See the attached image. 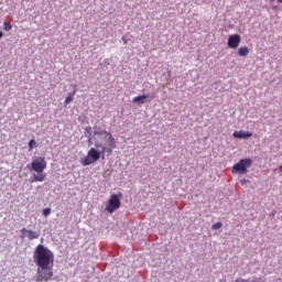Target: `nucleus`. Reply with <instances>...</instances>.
<instances>
[{
	"mask_svg": "<svg viewBox=\"0 0 282 282\" xmlns=\"http://www.w3.org/2000/svg\"><path fill=\"white\" fill-rule=\"evenodd\" d=\"M236 282H259L257 281V278L253 279H237Z\"/></svg>",
	"mask_w": 282,
	"mask_h": 282,
	"instance_id": "4468645a",
	"label": "nucleus"
},
{
	"mask_svg": "<svg viewBox=\"0 0 282 282\" xmlns=\"http://www.w3.org/2000/svg\"><path fill=\"white\" fill-rule=\"evenodd\" d=\"M232 135H234V138H237L238 140H242V139L246 140L248 138H252L251 132H246L243 130L235 131Z\"/></svg>",
	"mask_w": 282,
	"mask_h": 282,
	"instance_id": "6e6552de",
	"label": "nucleus"
},
{
	"mask_svg": "<svg viewBox=\"0 0 282 282\" xmlns=\"http://www.w3.org/2000/svg\"><path fill=\"white\" fill-rule=\"evenodd\" d=\"M240 43H241V35L236 33L228 36L227 45L230 50H237Z\"/></svg>",
	"mask_w": 282,
	"mask_h": 282,
	"instance_id": "0eeeda50",
	"label": "nucleus"
},
{
	"mask_svg": "<svg viewBox=\"0 0 282 282\" xmlns=\"http://www.w3.org/2000/svg\"><path fill=\"white\" fill-rule=\"evenodd\" d=\"M74 96H76V89L73 93L68 94L64 101V105H69L70 102H74Z\"/></svg>",
	"mask_w": 282,
	"mask_h": 282,
	"instance_id": "f8f14e48",
	"label": "nucleus"
},
{
	"mask_svg": "<svg viewBox=\"0 0 282 282\" xmlns=\"http://www.w3.org/2000/svg\"><path fill=\"white\" fill-rule=\"evenodd\" d=\"M120 197H122V193L110 195V198L108 199V205L106 206L107 213H116V210L120 208Z\"/></svg>",
	"mask_w": 282,
	"mask_h": 282,
	"instance_id": "423d86ee",
	"label": "nucleus"
},
{
	"mask_svg": "<svg viewBox=\"0 0 282 282\" xmlns=\"http://www.w3.org/2000/svg\"><path fill=\"white\" fill-rule=\"evenodd\" d=\"M3 26H4L6 32H10V30H12V24H10L8 22H4Z\"/></svg>",
	"mask_w": 282,
	"mask_h": 282,
	"instance_id": "f3484780",
	"label": "nucleus"
},
{
	"mask_svg": "<svg viewBox=\"0 0 282 282\" xmlns=\"http://www.w3.org/2000/svg\"><path fill=\"white\" fill-rule=\"evenodd\" d=\"M249 54H250V50L248 48V46H241L240 48H238V56L246 57Z\"/></svg>",
	"mask_w": 282,
	"mask_h": 282,
	"instance_id": "9d476101",
	"label": "nucleus"
},
{
	"mask_svg": "<svg viewBox=\"0 0 282 282\" xmlns=\"http://www.w3.org/2000/svg\"><path fill=\"white\" fill-rule=\"evenodd\" d=\"M100 155H105V153L95 148H91L87 155L82 160L83 166H89L90 164H94V162H98V160H100Z\"/></svg>",
	"mask_w": 282,
	"mask_h": 282,
	"instance_id": "20e7f679",
	"label": "nucleus"
},
{
	"mask_svg": "<svg viewBox=\"0 0 282 282\" xmlns=\"http://www.w3.org/2000/svg\"><path fill=\"white\" fill-rule=\"evenodd\" d=\"M252 166V160L241 159L238 163L232 166L231 173H238L239 175H246L248 169Z\"/></svg>",
	"mask_w": 282,
	"mask_h": 282,
	"instance_id": "39448f33",
	"label": "nucleus"
},
{
	"mask_svg": "<svg viewBox=\"0 0 282 282\" xmlns=\"http://www.w3.org/2000/svg\"><path fill=\"white\" fill-rule=\"evenodd\" d=\"M240 184H248V180H241Z\"/></svg>",
	"mask_w": 282,
	"mask_h": 282,
	"instance_id": "a211bd4d",
	"label": "nucleus"
},
{
	"mask_svg": "<svg viewBox=\"0 0 282 282\" xmlns=\"http://www.w3.org/2000/svg\"><path fill=\"white\" fill-rule=\"evenodd\" d=\"M271 3H274V0H270Z\"/></svg>",
	"mask_w": 282,
	"mask_h": 282,
	"instance_id": "4be33fe9",
	"label": "nucleus"
},
{
	"mask_svg": "<svg viewBox=\"0 0 282 282\" xmlns=\"http://www.w3.org/2000/svg\"><path fill=\"white\" fill-rule=\"evenodd\" d=\"M0 39H3V32L0 31Z\"/></svg>",
	"mask_w": 282,
	"mask_h": 282,
	"instance_id": "aec40b11",
	"label": "nucleus"
},
{
	"mask_svg": "<svg viewBox=\"0 0 282 282\" xmlns=\"http://www.w3.org/2000/svg\"><path fill=\"white\" fill-rule=\"evenodd\" d=\"M122 41H123L124 45H127V39L122 37Z\"/></svg>",
	"mask_w": 282,
	"mask_h": 282,
	"instance_id": "6ab92c4d",
	"label": "nucleus"
},
{
	"mask_svg": "<svg viewBox=\"0 0 282 282\" xmlns=\"http://www.w3.org/2000/svg\"><path fill=\"white\" fill-rule=\"evenodd\" d=\"M34 147H36V141L34 139H31L29 141V151H33Z\"/></svg>",
	"mask_w": 282,
	"mask_h": 282,
	"instance_id": "ddd939ff",
	"label": "nucleus"
},
{
	"mask_svg": "<svg viewBox=\"0 0 282 282\" xmlns=\"http://www.w3.org/2000/svg\"><path fill=\"white\" fill-rule=\"evenodd\" d=\"M94 135L99 138L95 141V147L101 149V153H113V149H116V139L113 138V134L107 130L95 128ZM100 140H104L105 143Z\"/></svg>",
	"mask_w": 282,
	"mask_h": 282,
	"instance_id": "f03ea898",
	"label": "nucleus"
},
{
	"mask_svg": "<svg viewBox=\"0 0 282 282\" xmlns=\"http://www.w3.org/2000/svg\"><path fill=\"white\" fill-rule=\"evenodd\" d=\"M224 226L223 223H216L212 226L213 230H219V228H221Z\"/></svg>",
	"mask_w": 282,
	"mask_h": 282,
	"instance_id": "2eb2a0df",
	"label": "nucleus"
},
{
	"mask_svg": "<svg viewBox=\"0 0 282 282\" xmlns=\"http://www.w3.org/2000/svg\"><path fill=\"white\" fill-rule=\"evenodd\" d=\"M51 214H52V209L51 208H44L43 209L44 217H50Z\"/></svg>",
	"mask_w": 282,
	"mask_h": 282,
	"instance_id": "dca6fc26",
	"label": "nucleus"
},
{
	"mask_svg": "<svg viewBox=\"0 0 282 282\" xmlns=\"http://www.w3.org/2000/svg\"><path fill=\"white\" fill-rule=\"evenodd\" d=\"M22 235L26 234L28 239H30L32 241V239H39V234L32 230H28V229H22L21 230Z\"/></svg>",
	"mask_w": 282,
	"mask_h": 282,
	"instance_id": "1a4fd4ad",
	"label": "nucleus"
},
{
	"mask_svg": "<svg viewBox=\"0 0 282 282\" xmlns=\"http://www.w3.org/2000/svg\"><path fill=\"white\" fill-rule=\"evenodd\" d=\"M30 171H34L33 176L31 177V182H45V177L47 174L44 173L45 169H47V161H45L44 156H37L32 160L31 164L28 165Z\"/></svg>",
	"mask_w": 282,
	"mask_h": 282,
	"instance_id": "7ed1b4c3",
	"label": "nucleus"
},
{
	"mask_svg": "<svg viewBox=\"0 0 282 282\" xmlns=\"http://www.w3.org/2000/svg\"><path fill=\"white\" fill-rule=\"evenodd\" d=\"M278 3H282V0H278Z\"/></svg>",
	"mask_w": 282,
	"mask_h": 282,
	"instance_id": "412c9836",
	"label": "nucleus"
},
{
	"mask_svg": "<svg viewBox=\"0 0 282 282\" xmlns=\"http://www.w3.org/2000/svg\"><path fill=\"white\" fill-rule=\"evenodd\" d=\"M33 261L37 265L36 281H51L54 276V252L43 245H37L33 252Z\"/></svg>",
	"mask_w": 282,
	"mask_h": 282,
	"instance_id": "f257e3e1",
	"label": "nucleus"
},
{
	"mask_svg": "<svg viewBox=\"0 0 282 282\" xmlns=\"http://www.w3.org/2000/svg\"><path fill=\"white\" fill-rule=\"evenodd\" d=\"M147 98H149V95H141V96H138V97H134L132 99V102H139V105H144V100H147Z\"/></svg>",
	"mask_w": 282,
	"mask_h": 282,
	"instance_id": "9b49d317",
	"label": "nucleus"
}]
</instances>
